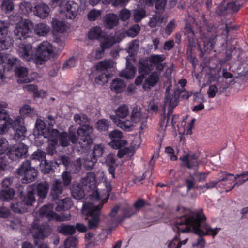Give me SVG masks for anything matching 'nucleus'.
Wrapping results in <instances>:
<instances>
[{"label":"nucleus","instance_id":"nucleus-12","mask_svg":"<svg viewBox=\"0 0 248 248\" xmlns=\"http://www.w3.org/2000/svg\"><path fill=\"white\" fill-rule=\"evenodd\" d=\"M15 195V191L12 188L6 189L0 191V202L7 201L9 200H12Z\"/></svg>","mask_w":248,"mask_h":248},{"label":"nucleus","instance_id":"nucleus-18","mask_svg":"<svg viewBox=\"0 0 248 248\" xmlns=\"http://www.w3.org/2000/svg\"><path fill=\"white\" fill-rule=\"evenodd\" d=\"M1 8L6 13L12 11L14 9V4L11 0H4L2 1Z\"/></svg>","mask_w":248,"mask_h":248},{"label":"nucleus","instance_id":"nucleus-21","mask_svg":"<svg viewBox=\"0 0 248 248\" xmlns=\"http://www.w3.org/2000/svg\"><path fill=\"white\" fill-rule=\"evenodd\" d=\"M34 110L32 109L28 105H25L20 108L19 110L20 114L22 116L27 115H30Z\"/></svg>","mask_w":248,"mask_h":248},{"label":"nucleus","instance_id":"nucleus-22","mask_svg":"<svg viewBox=\"0 0 248 248\" xmlns=\"http://www.w3.org/2000/svg\"><path fill=\"white\" fill-rule=\"evenodd\" d=\"M24 124V119L22 117L19 116H16L14 120H13L12 125L14 128H16Z\"/></svg>","mask_w":248,"mask_h":248},{"label":"nucleus","instance_id":"nucleus-20","mask_svg":"<svg viewBox=\"0 0 248 248\" xmlns=\"http://www.w3.org/2000/svg\"><path fill=\"white\" fill-rule=\"evenodd\" d=\"M35 31L39 36H45L46 35V28L44 24H38L36 27Z\"/></svg>","mask_w":248,"mask_h":248},{"label":"nucleus","instance_id":"nucleus-17","mask_svg":"<svg viewBox=\"0 0 248 248\" xmlns=\"http://www.w3.org/2000/svg\"><path fill=\"white\" fill-rule=\"evenodd\" d=\"M2 154L0 153V155ZM8 158L6 156H0V170H6L11 169V166L8 161Z\"/></svg>","mask_w":248,"mask_h":248},{"label":"nucleus","instance_id":"nucleus-19","mask_svg":"<svg viewBox=\"0 0 248 248\" xmlns=\"http://www.w3.org/2000/svg\"><path fill=\"white\" fill-rule=\"evenodd\" d=\"M16 170H37L35 167H31V161L27 160L24 161Z\"/></svg>","mask_w":248,"mask_h":248},{"label":"nucleus","instance_id":"nucleus-25","mask_svg":"<svg viewBox=\"0 0 248 248\" xmlns=\"http://www.w3.org/2000/svg\"><path fill=\"white\" fill-rule=\"evenodd\" d=\"M23 89L29 92L35 93L37 91V87L33 84H27L23 86Z\"/></svg>","mask_w":248,"mask_h":248},{"label":"nucleus","instance_id":"nucleus-34","mask_svg":"<svg viewBox=\"0 0 248 248\" xmlns=\"http://www.w3.org/2000/svg\"><path fill=\"white\" fill-rule=\"evenodd\" d=\"M2 238L0 237V243H1V242L2 241Z\"/></svg>","mask_w":248,"mask_h":248},{"label":"nucleus","instance_id":"nucleus-27","mask_svg":"<svg viewBox=\"0 0 248 248\" xmlns=\"http://www.w3.org/2000/svg\"><path fill=\"white\" fill-rule=\"evenodd\" d=\"M12 182L10 178H5L1 183L2 186L5 188H8V187L11 185Z\"/></svg>","mask_w":248,"mask_h":248},{"label":"nucleus","instance_id":"nucleus-2","mask_svg":"<svg viewBox=\"0 0 248 248\" xmlns=\"http://www.w3.org/2000/svg\"><path fill=\"white\" fill-rule=\"evenodd\" d=\"M34 186H29L27 188V194L24 195L23 192L20 193L21 202L13 201L11 203V209L16 213H24L26 210V206H31L35 202V192Z\"/></svg>","mask_w":248,"mask_h":248},{"label":"nucleus","instance_id":"nucleus-14","mask_svg":"<svg viewBox=\"0 0 248 248\" xmlns=\"http://www.w3.org/2000/svg\"><path fill=\"white\" fill-rule=\"evenodd\" d=\"M33 160H37L39 162V165L44 162L45 166L46 165V159L45 153L41 150L34 152L31 155Z\"/></svg>","mask_w":248,"mask_h":248},{"label":"nucleus","instance_id":"nucleus-4","mask_svg":"<svg viewBox=\"0 0 248 248\" xmlns=\"http://www.w3.org/2000/svg\"><path fill=\"white\" fill-rule=\"evenodd\" d=\"M32 228L34 230H36L33 235L35 245L38 246V248H46V244L43 243L44 239L46 236V225H40L37 222L34 221Z\"/></svg>","mask_w":248,"mask_h":248},{"label":"nucleus","instance_id":"nucleus-24","mask_svg":"<svg viewBox=\"0 0 248 248\" xmlns=\"http://www.w3.org/2000/svg\"><path fill=\"white\" fill-rule=\"evenodd\" d=\"M19 60L16 58L9 59L7 61L8 68L11 69L15 65L19 63Z\"/></svg>","mask_w":248,"mask_h":248},{"label":"nucleus","instance_id":"nucleus-33","mask_svg":"<svg viewBox=\"0 0 248 248\" xmlns=\"http://www.w3.org/2000/svg\"><path fill=\"white\" fill-rule=\"evenodd\" d=\"M43 174L44 175H46V171H43Z\"/></svg>","mask_w":248,"mask_h":248},{"label":"nucleus","instance_id":"nucleus-16","mask_svg":"<svg viewBox=\"0 0 248 248\" xmlns=\"http://www.w3.org/2000/svg\"><path fill=\"white\" fill-rule=\"evenodd\" d=\"M10 146H9V142L7 140L4 138L0 139V153L4 154L7 153L10 150Z\"/></svg>","mask_w":248,"mask_h":248},{"label":"nucleus","instance_id":"nucleus-10","mask_svg":"<svg viewBox=\"0 0 248 248\" xmlns=\"http://www.w3.org/2000/svg\"><path fill=\"white\" fill-rule=\"evenodd\" d=\"M38 171H17L18 175H24L22 182L29 183L35 180V177L38 175Z\"/></svg>","mask_w":248,"mask_h":248},{"label":"nucleus","instance_id":"nucleus-28","mask_svg":"<svg viewBox=\"0 0 248 248\" xmlns=\"http://www.w3.org/2000/svg\"><path fill=\"white\" fill-rule=\"evenodd\" d=\"M39 214L42 217L46 215V204L44 205L42 207L39 209Z\"/></svg>","mask_w":248,"mask_h":248},{"label":"nucleus","instance_id":"nucleus-30","mask_svg":"<svg viewBox=\"0 0 248 248\" xmlns=\"http://www.w3.org/2000/svg\"><path fill=\"white\" fill-rule=\"evenodd\" d=\"M22 248H33V246L28 242L23 243Z\"/></svg>","mask_w":248,"mask_h":248},{"label":"nucleus","instance_id":"nucleus-13","mask_svg":"<svg viewBox=\"0 0 248 248\" xmlns=\"http://www.w3.org/2000/svg\"><path fill=\"white\" fill-rule=\"evenodd\" d=\"M30 186H35L34 189L35 194L36 191L37 192L38 196L41 198H45L46 196V182L45 181L44 184L39 183L37 186L35 185H30Z\"/></svg>","mask_w":248,"mask_h":248},{"label":"nucleus","instance_id":"nucleus-15","mask_svg":"<svg viewBox=\"0 0 248 248\" xmlns=\"http://www.w3.org/2000/svg\"><path fill=\"white\" fill-rule=\"evenodd\" d=\"M13 119L9 117L7 110L1 109L0 110V124H7L8 125H12Z\"/></svg>","mask_w":248,"mask_h":248},{"label":"nucleus","instance_id":"nucleus-5","mask_svg":"<svg viewBox=\"0 0 248 248\" xmlns=\"http://www.w3.org/2000/svg\"><path fill=\"white\" fill-rule=\"evenodd\" d=\"M8 23L5 21H0V50H6L13 44V40L7 36Z\"/></svg>","mask_w":248,"mask_h":248},{"label":"nucleus","instance_id":"nucleus-23","mask_svg":"<svg viewBox=\"0 0 248 248\" xmlns=\"http://www.w3.org/2000/svg\"><path fill=\"white\" fill-rule=\"evenodd\" d=\"M19 8L21 10L28 12L32 11V7L31 3L24 1L20 3Z\"/></svg>","mask_w":248,"mask_h":248},{"label":"nucleus","instance_id":"nucleus-9","mask_svg":"<svg viewBox=\"0 0 248 248\" xmlns=\"http://www.w3.org/2000/svg\"><path fill=\"white\" fill-rule=\"evenodd\" d=\"M15 129V133L13 137L14 140L16 141H20L25 139L27 133L26 128L23 125H20Z\"/></svg>","mask_w":248,"mask_h":248},{"label":"nucleus","instance_id":"nucleus-6","mask_svg":"<svg viewBox=\"0 0 248 248\" xmlns=\"http://www.w3.org/2000/svg\"><path fill=\"white\" fill-rule=\"evenodd\" d=\"M28 146L23 143L10 146L7 153V157L11 160H16L19 158L26 157L28 153Z\"/></svg>","mask_w":248,"mask_h":248},{"label":"nucleus","instance_id":"nucleus-7","mask_svg":"<svg viewBox=\"0 0 248 248\" xmlns=\"http://www.w3.org/2000/svg\"><path fill=\"white\" fill-rule=\"evenodd\" d=\"M45 123L42 120L38 119L35 124L33 135L35 137V143L41 145L44 143V140L46 138V129Z\"/></svg>","mask_w":248,"mask_h":248},{"label":"nucleus","instance_id":"nucleus-3","mask_svg":"<svg viewBox=\"0 0 248 248\" xmlns=\"http://www.w3.org/2000/svg\"><path fill=\"white\" fill-rule=\"evenodd\" d=\"M32 27V23L28 20L18 22L14 30L16 38L21 40L31 37Z\"/></svg>","mask_w":248,"mask_h":248},{"label":"nucleus","instance_id":"nucleus-11","mask_svg":"<svg viewBox=\"0 0 248 248\" xmlns=\"http://www.w3.org/2000/svg\"><path fill=\"white\" fill-rule=\"evenodd\" d=\"M34 14L41 18L45 19L46 17V4L40 3L34 7Z\"/></svg>","mask_w":248,"mask_h":248},{"label":"nucleus","instance_id":"nucleus-1","mask_svg":"<svg viewBox=\"0 0 248 248\" xmlns=\"http://www.w3.org/2000/svg\"><path fill=\"white\" fill-rule=\"evenodd\" d=\"M18 53L26 61L32 60L36 64L42 65L46 61V41L40 43L36 50H32L31 44H21L19 46Z\"/></svg>","mask_w":248,"mask_h":248},{"label":"nucleus","instance_id":"nucleus-32","mask_svg":"<svg viewBox=\"0 0 248 248\" xmlns=\"http://www.w3.org/2000/svg\"><path fill=\"white\" fill-rule=\"evenodd\" d=\"M3 78H4V75H3V74L2 73V70H0V79H3Z\"/></svg>","mask_w":248,"mask_h":248},{"label":"nucleus","instance_id":"nucleus-31","mask_svg":"<svg viewBox=\"0 0 248 248\" xmlns=\"http://www.w3.org/2000/svg\"><path fill=\"white\" fill-rule=\"evenodd\" d=\"M8 104L6 102L0 100V108H6Z\"/></svg>","mask_w":248,"mask_h":248},{"label":"nucleus","instance_id":"nucleus-29","mask_svg":"<svg viewBox=\"0 0 248 248\" xmlns=\"http://www.w3.org/2000/svg\"><path fill=\"white\" fill-rule=\"evenodd\" d=\"M6 59V57L5 55L2 52L0 53V65L3 63L5 62V60Z\"/></svg>","mask_w":248,"mask_h":248},{"label":"nucleus","instance_id":"nucleus-26","mask_svg":"<svg viewBox=\"0 0 248 248\" xmlns=\"http://www.w3.org/2000/svg\"><path fill=\"white\" fill-rule=\"evenodd\" d=\"M0 134L2 135L12 126V125H8L7 124H0Z\"/></svg>","mask_w":248,"mask_h":248},{"label":"nucleus","instance_id":"nucleus-8","mask_svg":"<svg viewBox=\"0 0 248 248\" xmlns=\"http://www.w3.org/2000/svg\"><path fill=\"white\" fill-rule=\"evenodd\" d=\"M15 74L19 77L17 82L19 84L29 83L31 81V80L28 77H27L28 71V69L23 66L16 67L15 70Z\"/></svg>","mask_w":248,"mask_h":248}]
</instances>
